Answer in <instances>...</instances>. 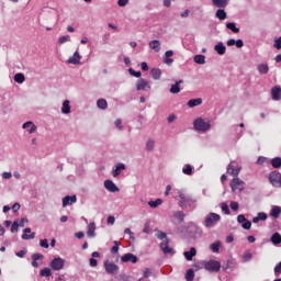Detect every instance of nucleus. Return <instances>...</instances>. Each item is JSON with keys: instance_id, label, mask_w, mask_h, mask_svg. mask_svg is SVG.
Here are the masks:
<instances>
[{"instance_id": "61", "label": "nucleus", "mask_w": 281, "mask_h": 281, "mask_svg": "<svg viewBox=\"0 0 281 281\" xmlns=\"http://www.w3.org/2000/svg\"><path fill=\"white\" fill-rule=\"evenodd\" d=\"M108 225H115V216L110 215L108 217Z\"/></svg>"}, {"instance_id": "27", "label": "nucleus", "mask_w": 281, "mask_h": 281, "mask_svg": "<svg viewBox=\"0 0 281 281\" xmlns=\"http://www.w3.org/2000/svg\"><path fill=\"white\" fill-rule=\"evenodd\" d=\"M257 69L261 76H267V74H269V65L268 64H259Z\"/></svg>"}, {"instance_id": "21", "label": "nucleus", "mask_w": 281, "mask_h": 281, "mask_svg": "<svg viewBox=\"0 0 281 281\" xmlns=\"http://www.w3.org/2000/svg\"><path fill=\"white\" fill-rule=\"evenodd\" d=\"M71 102L69 100H65L61 105V113L64 115H69L71 113Z\"/></svg>"}, {"instance_id": "17", "label": "nucleus", "mask_w": 281, "mask_h": 281, "mask_svg": "<svg viewBox=\"0 0 281 281\" xmlns=\"http://www.w3.org/2000/svg\"><path fill=\"white\" fill-rule=\"evenodd\" d=\"M23 233V240H34V238H36V233H32V228H24Z\"/></svg>"}, {"instance_id": "25", "label": "nucleus", "mask_w": 281, "mask_h": 281, "mask_svg": "<svg viewBox=\"0 0 281 281\" xmlns=\"http://www.w3.org/2000/svg\"><path fill=\"white\" fill-rule=\"evenodd\" d=\"M215 8H227L229 5V0H212Z\"/></svg>"}, {"instance_id": "6", "label": "nucleus", "mask_w": 281, "mask_h": 281, "mask_svg": "<svg viewBox=\"0 0 281 281\" xmlns=\"http://www.w3.org/2000/svg\"><path fill=\"white\" fill-rule=\"evenodd\" d=\"M269 181L274 188H281V173L272 171L269 176Z\"/></svg>"}, {"instance_id": "5", "label": "nucleus", "mask_w": 281, "mask_h": 281, "mask_svg": "<svg viewBox=\"0 0 281 281\" xmlns=\"http://www.w3.org/2000/svg\"><path fill=\"white\" fill-rule=\"evenodd\" d=\"M49 267L53 271H63L65 269V259L56 257L50 261Z\"/></svg>"}, {"instance_id": "56", "label": "nucleus", "mask_w": 281, "mask_h": 281, "mask_svg": "<svg viewBox=\"0 0 281 281\" xmlns=\"http://www.w3.org/2000/svg\"><path fill=\"white\" fill-rule=\"evenodd\" d=\"M117 5L120 8H126V5H128V0H117Z\"/></svg>"}, {"instance_id": "43", "label": "nucleus", "mask_w": 281, "mask_h": 281, "mask_svg": "<svg viewBox=\"0 0 281 281\" xmlns=\"http://www.w3.org/2000/svg\"><path fill=\"white\" fill-rule=\"evenodd\" d=\"M175 218H178V221H180V223H183V220L186 218V213H183V211H177L173 214Z\"/></svg>"}, {"instance_id": "29", "label": "nucleus", "mask_w": 281, "mask_h": 281, "mask_svg": "<svg viewBox=\"0 0 281 281\" xmlns=\"http://www.w3.org/2000/svg\"><path fill=\"white\" fill-rule=\"evenodd\" d=\"M280 214H281V207L280 206H272V209L270 211V216L272 218H280Z\"/></svg>"}, {"instance_id": "50", "label": "nucleus", "mask_w": 281, "mask_h": 281, "mask_svg": "<svg viewBox=\"0 0 281 281\" xmlns=\"http://www.w3.org/2000/svg\"><path fill=\"white\" fill-rule=\"evenodd\" d=\"M157 238H158L159 240H162V243H164V240H168V235H166V233L159 231V232L157 233Z\"/></svg>"}, {"instance_id": "58", "label": "nucleus", "mask_w": 281, "mask_h": 281, "mask_svg": "<svg viewBox=\"0 0 281 281\" xmlns=\"http://www.w3.org/2000/svg\"><path fill=\"white\" fill-rule=\"evenodd\" d=\"M235 45L240 49L241 47H245V42H243V40H237L235 41Z\"/></svg>"}, {"instance_id": "20", "label": "nucleus", "mask_w": 281, "mask_h": 281, "mask_svg": "<svg viewBox=\"0 0 281 281\" xmlns=\"http://www.w3.org/2000/svg\"><path fill=\"white\" fill-rule=\"evenodd\" d=\"M122 170H126V165H124V162H119L115 169L112 171V176L120 177V175H122Z\"/></svg>"}, {"instance_id": "13", "label": "nucleus", "mask_w": 281, "mask_h": 281, "mask_svg": "<svg viewBox=\"0 0 281 281\" xmlns=\"http://www.w3.org/2000/svg\"><path fill=\"white\" fill-rule=\"evenodd\" d=\"M121 260L122 262H132L133 265H136L138 259H137V256L131 252H127L121 257Z\"/></svg>"}, {"instance_id": "49", "label": "nucleus", "mask_w": 281, "mask_h": 281, "mask_svg": "<svg viewBox=\"0 0 281 281\" xmlns=\"http://www.w3.org/2000/svg\"><path fill=\"white\" fill-rule=\"evenodd\" d=\"M251 258H254V255H251L250 251H246L243 256V260L244 262H249V260H251Z\"/></svg>"}, {"instance_id": "3", "label": "nucleus", "mask_w": 281, "mask_h": 281, "mask_svg": "<svg viewBox=\"0 0 281 281\" xmlns=\"http://www.w3.org/2000/svg\"><path fill=\"white\" fill-rule=\"evenodd\" d=\"M221 221V215L216 214V213H209L205 217H204V227H206L207 229L214 227V225H216V223H218Z\"/></svg>"}, {"instance_id": "42", "label": "nucleus", "mask_w": 281, "mask_h": 281, "mask_svg": "<svg viewBox=\"0 0 281 281\" xmlns=\"http://www.w3.org/2000/svg\"><path fill=\"white\" fill-rule=\"evenodd\" d=\"M270 164L274 168H281V158L280 157L272 158Z\"/></svg>"}, {"instance_id": "28", "label": "nucleus", "mask_w": 281, "mask_h": 281, "mask_svg": "<svg viewBox=\"0 0 281 281\" xmlns=\"http://www.w3.org/2000/svg\"><path fill=\"white\" fill-rule=\"evenodd\" d=\"M216 19L220 21H225L227 19V12H225V9L220 8L215 13Z\"/></svg>"}, {"instance_id": "12", "label": "nucleus", "mask_w": 281, "mask_h": 281, "mask_svg": "<svg viewBox=\"0 0 281 281\" xmlns=\"http://www.w3.org/2000/svg\"><path fill=\"white\" fill-rule=\"evenodd\" d=\"M104 188L105 190H108V192H120V188L115 186V182H113V180H105Z\"/></svg>"}, {"instance_id": "8", "label": "nucleus", "mask_w": 281, "mask_h": 281, "mask_svg": "<svg viewBox=\"0 0 281 281\" xmlns=\"http://www.w3.org/2000/svg\"><path fill=\"white\" fill-rule=\"evenodd\" d=\"M169 240L165 239L164 241L160 243V249L164 252L165 256H175V249L170 247Z\"/></svg>"}, {"instance_id": "19", "label": "nucleus", "mask_w": 281, "mask_h": 281, "mask_svg": "<svg viewBox=\"0 0 281 281\" xmlns=\"http://www.w3.org/2000/svg\"><path fill=\"white\" fill-rule=\"evenodd\" d=\"M181 85H183V80L176 81V83L171 85V88L169 89L170 93H181Z\"/></svg>"}, {"instance_id": "40", "label": "nucleus", "mask_w": 281, "mask_h": 281, "mask_svg": "<svg viewBox=\"0 0 281 281\" xmlns=\"http://www.w3.org/2000/svg\"><path fill=\"white\" fill-rule=\"evenodd\" d=\"M193 60L198 65H205V57H204V55H195Z\"/></svg>"}, {"instance_id": "37", "label": "nucleus", "mask_w": 281, "mask_h": 281, "mask_svg": "<svg viewBox=\"0 0 281 281\" xmlns=\"http://www.w3.org/2000/svg\"><path fill=\"white\" fill-rule=\"evenodd\" d=\"M271 243L273 244V245H280V243H281V235H280V233H274L272 236H271Z\"/></svg>"}, {"instance_id": "10", "label": "nucleus", "mask_w": 281, "mask_h": 281, "mask_svg": "<svg viewBox=\"0 0 281 281\" xmlns=\"http://www.w3.org/2000/svg\"><path fill=\"white\" fill-rule=\"evenodd\" d=\"M145 89H148L150 91V83L144 78H140L136 82V90L137 91H144Z\"/></svg>"}, {"instance_id": "53", "label": "nucleus", "mask_w": 281, "mask_h": 281, "mask_svg": "<svg viewBox=\"0 0 281 281\" xmlns=\"http://www.w3.org/2000/svg\"><path fill=\"white\" fill-rule=\"evenodd\" d=\"M40 247H43L44 249H49V243L47 241V239H41Z\"/></svg>"}, {"instance_id": "48", "label": "nucleus", "mask_w": 281, "mask_h": 281, "mask_svg": "<svg viewBox=\"0 0 281 281\" xmlns=\"http://www.w3.org/2000/svg\"><path fill=\"white\" fill-rule=\"evenodd\" d=\"M120 245H122L120 241L115 240L114 246L111 248L112 254H117L120 251Z\"/></svg>"}, {"instance_id": "45", "label": "nucleus", "mask_w": 281, "mask_h": 281, "mask_svg": "<svg viewBox=\"0 0 281 281\" xmlns=\"http://www.w3.org/2000/svg\"><path fill=\"white\" fill-rule=\"evenodd\" d=\"M186 280L187 281H192L194 280V270L192 269H189L186 273Z\"/></svg>"}, {"instance_id": "62", "label": "nucleus", "mask_w": 281, "mask_h": 281, "mask_svg": "<svg viewBox=\"0 0 281 281\" xmlns=\"http://www.w3.org/2000/svg\"><path fill=\"white\" fill-rule=\"evenodd\" d=\"M274 47L276 49H281V36L274 41Z\"/></svg>"}, {"instance_id": "59", "label": "nucleus", "mask_w": 281, "mask_h": 281, "mask_svg": "<svg viewBox=\"0 0 281 281\" xmlns=\"http://www.w3.org/2000/svg\"><path fill=\"white\" fill-rule=\"evenodd\" d=\"M247 221L244 214H240L237 216V223L244 224V222Z\"/></svg>"}, {"instance_id": "64", "label": "nucleus", "mask_w": 281, "mask_h": 281, "mask_svg": "<svg viewBox=\"0 0 281 281\" xmlns=\"http://www.w3.org/2000/svg\"><path fill=\"white\" fill-rule=\"evenodd\" d=\"M274 273H281V262L274 267Z\"/></svg>"}, {"instance_id": "32", "label": "nucleus", "mask_w": 281, "mask_h": 281, "mask_svg": "<svg viewBox=\"0 0 281 281\" xmlns=\"http://www.w3.org/2000/svg\"><path fill=\"white\" fill-rule=\"evenodd\" d=\"M150 76H151V78H154V80H159L161 78V69L153 68L150 70Z\"/></svg>"}, {"instance_id": "44", "label": "nucleus", "mask_w": 281, "mask_h": 281, "mask_svg": "<svg viewBox=\"0 0 281 281\" xmlns=\"http://www.w3.org/2000/svg\"><path fill=\"white\" fill-rule=\"evenodd\" d=\"M192 170V165H184V167L182 168L183 175H188L189 177H191Z\"/></svg>"}, {"instance_id": "18", "label": "nucleus", "mask_w": 281, "mask_h": 281, "mask_svg": "<svg viewBox=\"0 0 281 281\" xmlns=\"http://www.w3.org/2000/svg\"><path fill=\"white\" fill-rule=\"evenodd\" d=\"M214 49L220 56H225V53L227 52V47L225 46V44H223V42H218L214 46Z\"/></svg>"}, {"instance_id": "11", "label": "nucleus", "mask_w": 281, "mask_h": 281, "mask_svg": "<svg viewBox=\"0 0 281 281\" xmlns=\"http://www.w3.org/2000/svg\"><path fill=\"white\" fill-rule=\"evenodd\" d=\"M80 60H82V55L78 50L74 53L71 57L68 58V65H80Z\"/></svg>"}, {"instance_id": "47", "label": "nucleus", "mask_w": 281, "mask_h": 281, "mask_svg": "<svg viewBox=\"0 0 281 281\" xmlns=\"http://www.w3.org/2000/svg\"><path fill=\"white\" fill-rule=\"evenodd\" d=\"M130 76H134V78H142V71H135L133 68L128 69Z\"/></svg>"}, {"instance_id": "46", "label": "nucleus", "mask_w": 281, "mask_h": 281, "mask_svg": "<svg viewBox=\"0 0 281 281\" xmlns=\"http://www.w3.org/2000/svg\"><path fill=\"white\" fill-rule=\"evenodd\" d=\"M69 41H71V37L69 35H64L59 37L58 43L59 45H64V43H69Z\"/></svg>"}, {"instance_id": "38", "label": "nucleus", "mask_w": 281, "mask_h": 281, "mask_svg": "<svg viewBox=\"0 0 281 281\" xmlns=\"http://www.w3.org/2000/svg\"><path fill=\"white\" fill-rule=\"evenodd\" d=\"M14 80L18 82V85H23L25 82V75L18 72L14 76Z\"/></svg>"}, {"instance_id": "39", "label": "nucleus", "mask_w": 281, "mask_h": 281, "mask_svg": "<svg viewBox=\"0 0 281 281\" xmlns=\"http://www.w3.org/2000/svg\"><path fill=\"white\" fill-rule=\"evenodd\" d=\"M210 249L213 251V254H218L221 249V241H215L211 244Z\"/></svg>"}, {"instance_id": "36", "label": "nucleus", "mask_w": 281, "mask_h": 281, "mask_svg": "<svg viewBox=\"0 0 281 281\" xmlns=\"http://www.w3.org/2000/svg\"><path fill=\"white\" fill-rule=\"evenodd\" d=\"M41 278H52V269L44 268L40 271Z\"/></svg>"}, {"instance_id": "30", "label": "nucleus", "mask_w": 281, "mask_h": 281, "mask_svg": "<svg viewBox=\"0 0 281 281\" xmlns=\"http://www.w3.org/2000/svg\"><path fill=\"white\" fill-rule=\"evenodd\" d=\"M98 109H101V111H106L109 108V103L106 102V99H99L97 101Z\"/></svg>"}, {"instance_id": "55", "label": "nucleus", "mask_w": 281, "mask_h": 281, "mask_svg": "<svg viewBox=\"0 0 281 281\" xmlns=\"http://www.w3.org/2000/svg\"><path fill=\"white\" fill-rule=\"evenodd\" d=\"M243 229H251V223L246 220L243 224H241Z\"/></svg>"}, {"instance_id": "31", "label": "nucleus", "mask_w": 281, "mask_h": 281, "mask_svg": "<svg viewBox=\"0 0 281 281\" xmlns=\"http://www.w3.org/2000/svg\"><path fill=\"white\" fill-rule=\"evenodd\" d=\"M272 100H280L281 99V88L280 87H274L272 88Z\"/></svg>"}, {"instance_id": "52", "label": "nucleus", "mask_w": 281, "mask_h": 281, "mask_svg": "<svg viewBox=\"0 0 281 281\" xmlns=\"http://www.w3.org/2000/svg\"><path fill=\"white\" fill-rule=\"evenodd\" d=\"M221 209L222 212H224V214H231L229 206L227 205V203H222Z\"/></svg>"}, {"instance_id": "23", "label": "nucleus", "mask_w": 281, "mask_h": 281, "mask_svg": "<svg viewBox=\"0 0 281 281\" xmlns=\"http://www.w3.org/2000/svg\"><path fill=\"white\" fill-rule=\"evenodd\" d=\"M188 106L189 109H194V106H201L203 104V99L196 98V99H191L188 101Z\"/></svg>"}, {"instance_id": "60", "label": "nucleus", "mask_w": 281, "mask_h": 281, "mask_svg": "<svg viewBox=\"0 0 281 281\" xmlns=\"http://www.w3.org/2000/svg\"><path fill=\"white\" fill-rule=\"evenodd\" d=\"M238 202H231V209L234 211V212H238Z\"/></svg>"}, {"instance_id": "54", "label": "nucleus", "mask_w": 281, "mask_h": 281, "mask_svg": "<svg viewBox=\"0 0 281 281\" xmlns=\"http://www.w3.org/2000/svg\"><path fill=\"white\" fill-rule=\"evenodd\" d=\"M114 124L119 131H124V126L122 125V119H117Z\"/></svg>"}, {"instance_id": "35", "label": "nucleus", "mask_w": 281, "mask_h": 281, "mask_svg": "<svg viewBox=\"0 0 281 281\" xmlns=\"http://www.w3.org/2000/svg\"><path fill=\"white\" fill-rule=\"evenodd\" d=\"M227 30H231V32H234V34H238L240 32V29L236 26V23L234 22H227L226 23Z\"/></svg>"}, {"instance_id": "26", "label": "nucleus", "mask_w": 281, "mask_h": 281, "mask_svg": "<svg viewBox=\"0 0 281 281\" xmlns=\"http://www.w3.org/2000/svg\"><path fill=\"white\" fill-rule=\"evenodd\" d=\"M183 256L186 258V260H192L194 258V256H196V248L191 247L190 251H184Z\"/></svg>"}, {"instance_id": "41", "label": "nucleus", "mask_w": 281, "mask_h": 281, "mask_svg": "<svg viewBox=\"0 0 281 281\" xmlns=\"http://www.w3.org/2000/svg\"><path fill=\"white\" fill-rule=\"evenodd\" d=\"M161 203H164V200L157 199L155 201H149L148 205H149V207L156 209V207H159V205H161Z\"/></svg>"}, {"instance_id": "51", "label": "nucleus", "mask_w": 281, "mask_h": 281, "mask_svg": "<svg viewBox=\"0 0 281 281\" xmlns=\"http://www.w3.org/2000/svg\"><path fill=\"white\" fill-rule=\"evenodd\" d=\"M11 232H12V234H16V232H19V220L13 222V224L11 226Z\"/></svg>"}, {"instance_id": "57", "label": "nucleus", "mask_w": 281, "mask_h": 281, "mask_svg": "<svg viewBox=\"0 0 281 281\" xmlns=\"http://www.w3.org/2000/svg\"><path fill=\"white\" fill-rule=\"evenodd\" d=\"M265 161H267V157L259 156V158L257 159V165L263 166Z\"/></svg>"}, {"instance_id": "7", "label": "nucleus", "mask_w": 281, "mask_h": 281, "mask_svg": "<svg viewBox=\"0 0 281 281\" xmlns=\"http://www.w3.org/2000/svg\"><path fill=\"white\" fill-rule=\"evenodd\" d=\"M103 266H104L106 273H109L110 276H115V273H117V271H120V266H117L113 262H110L109 260L104 261Z\"/></svg>"}, {"instance_id": "24", "label": "nucleus", "mask_w": 281, "mask_h": 281, "mask_svg": "<svg viewBox=\"0 0 281 281\" xmlns=\"http://www.w3.org/2000/svg\"><path fill=\"white\" fill-rule=\"evenodd\" d=\"M87 236H88V238H95V224H94V222H92L88 225Z\"/></svg>"}, {"instance_id": "14", "label": "nucleus", "mask_w": 281, "mask_h": 281, "mask_svg": "<svg viewBox=\"0 0 281 281\" xmlns=\"http://www.w3.org/2000/svg\"><path fill=\"white\" fill-rule=\"evenodd\" d=\"M78 198L76 195H66L63 198V207H67V205H74L77 203Z\"/></svg>"}, {"instance_id": "34", "label": "nucleus", "mask_w": 281, "mask_h": 281, "mask_svg": "<svg viewBox=\"0 0 281 281\" xmlns=\"http://www.w3.org/2000/svg\"><path fill=\"white\" fill-rule=\"evenodd\" d=\"M145 148L147 153H153L155 150V140L153 138L147 139Z\"/></svg>"}, {"instance_id": "33", "label": "nucleus", "mask_w": 281, "mask_h": 281, "mask_svg": "<svg viewBox=\"0 0 281 281\" xmlns=\"http://www.w3.org/2000/svg\"><path fill=\"white\" fill-rule=\"evenodd\" d=\"M260 221H267V213L260 212L252 218V223H260Z\"/></svg>"}, {"instance_id": "22", "label": "nucleus", "mask_w": 281, "mask_h": 281, "mask_svg": "<svg viewBox=\"0 0 281 281\" xmlns=\"http://www.w3.org/2000/svg\"><path fill=\"white\" fill-rule=\"evenodd\" d=\"M149 49H153L156 53H159L161 50V42L158 40H154L149 42Z\"/></svg>"}, {"instance_id": "2", "label": "nucleus", "mask_w": 281, "mask_h": 281, "mask_svg": "<svg viewBox=\"0 0 281 281\" xmlns=\"http://www.w3.org/2000/svg\"><path fill=\"white\" fill-rule=\"evenodd\" d=\"M193 128H195V131L199 133H207V131L212 128V124L210 121H205L202 117H199L193 122Z\"/></svg>"}, {"instance_id": "1", "label": "nucleus", "mask_w": 281, "mask_h": 281, "mask_svg": "<svg viewBox=\"0 0 281 281\" xmlns=\"http://www.w3.org/2000/svg\"><path fill=\"white\" fill-rule=\"evenodd\" d=\"M178 196H179V206L180 207H192V205H194V203H196V200H194V198H192V195H188L186 193H183L182 191L178 192Z\"/></svg>"}, {"instance_id": "63", "label": "nucleus", "mask_w": 281, "mask_h": 281, "mask_svg": "<svg viewBox=\"0 0 281 281\" xmlns=\"http://www.w3.org/2000/svg\"><path fill=\"white\" fill-rule=\"evenodd\" d=\"M41 259H43V255L42 254H34V255H32V260L37 261V260H41Z\"/></svg>"}, {"instance_id": "9", "label": "nucleus", "mask_w": 281, "mask_h": 281, "mask_svg": "<svg viewBox=\"0 0 281 281\" xmlns=\"http://www.w3.org/2000/svg\"><path fill=\"white\" fill-rule=\"evenodd\" d=\"M244 186H245V182L243 180H240L239 178H234L231 181L232 192H236V190L241 191Z\"/></svg>"}, {"instance_id": "4", "label": "nucleus", "mask_w": 281, "mask_h": 281, "mask_svg": "<svg viewBox=\"0 0 281 281\" xmlns=\"http://www.w3.org/2000/svg\"><path fill=\"white\" fill-rule=\"evenodd\" d=\"M206 271L218 273L221 271V262L216 260L201 261L200 263Z\"/></svg>"}, {"instance_id": "15", "label": "nucleus", "mask_w": 281, "mask_h": 281, "mask_svg": "<svg viewBox=\"0 0 281 281\" xmlns=\"http://www.w3.org/2000/svg\"><path fill=\"white\" fill-rule=\"evenodd\" d=\"M172 56H175V52L172 50H167L162 57V60L165 65H172L175 63V59H172Z\"/></svg>"}, {"instance_id": "16", "label": "nucleus", "mask_w": 281, "mask_h": 281, "mask_svg": "<svg viewBox=\"0 0 281 281\" xmlns=\"http://www.w3.org/2000/svg\"><path fill=\"white\" fill-rule=\"evenodd\" d=\"M22 128L27 130L29 135H32L33 133H36V124H34L32 121H27L22 125Z\"/></svg>"}]
</instances>
